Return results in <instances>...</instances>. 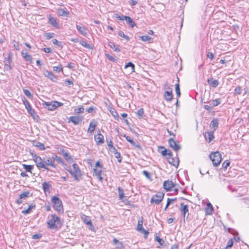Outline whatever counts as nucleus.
Segmentation results:
<instances>
[{
    "mask_svg": "<svg viewBox=\"0 0 249 249\" xmlns=\"http://www.w3.org/2000/svg\"><path fill=\"white\" fill-rule=\"evenodd\" d=\"M29 153L32 155L33 160L38 169L40 170L42 167H45V164H46L45 162L47 161V158L42 159L40 157L35 154L31 149L29 150Z\"/></svg>",
    "mask_w": 249,
    "mask_h": 249,
    "instance_id": "obj_1",
    "label": "nucleus"
},
{
    "mask_svg": "<svg viewBox=\"0 0 249 249\" xmlns=\"http://www.w3.org/2000/svg\"><path fill=\"white\" fill-rule=\"evenodd\" d=\"M73 170L71 169L66 170L70 173V174L71 175V176L74 178V179L79 181L80 180V178L82 176V174L81 170L78 166V165L76 163H73L72 164Z\"/></svg>",
    "mask_w": 249,
    "mask_h": 249,
    "instance_id": "obj_2",
    "label": "nucleus"
},
{
    "mask_svg": "<svg viewBox=\"0 0 249 249\" xmlns=\"http://www.w3.org/2000/svg\"><path fill=\"white\" fill-rule=\"evenodd\" d=\"M52 202L54 209L59 213H63V208L61 200L56 196L52 198Z\"/></svg>",
    "mask_w": 249,
    "mask_h": 249,
    "instance_id": "obj_3",
    "label": "nucleus"
},
{
    "mask_svg": "<svg viewBox=\"0 0 249 249\" xmlns=\"http://www.w3.org/2000/svg\"><path fill=\"white\" fill-rule=\"evenodd\" d=\"M59 223L60 217L55 214H52L47 222L48 228L52 230L56 229Z\"/></svg>",
    "mask_w": 249,
    "mask_h": 249,
    "instance_id": "obj_4",
    "label": "nucleus"
},
{
    "mask_svg": "<svg viewBox=\"0 0 249 249\" xmlns=\"http://www.w3.org/2000/svg\"><path fill=\"white\" fill-rule=\"evenodd\" d=\"M209 157L213 162V166L215 167L219 165L222 160L221 155L218 151L212 153Z\"/></svg>",
    "mask_w": 249,
    "mask_h": 249,
    "instance_id": "obj_5",
    "label": "nucleus"
},
{
    "mask_svg": "<svg viewBox=\"0 0 249 249\" xmlns=\"http://www.w3.org/2000/svg\"><path fill=\"white\" fill-rule=\"evenodd\" d=\"M22 100L28 113L31 115V116H32L35 119L36 118H38V115L36 114L34 109L32 108L30 103L26 100L25 97H23Z\"/></svg>",
    "mask_w": 249,
    "mask_h": 249,
    "instance_id": "obj_6",
    "label": "nucleus"
},
{
    "mask_svg": "<svg viewBox=\"0 0 249 249\" xmlns=\"http://www.w3.org/2000/svg\"><path fill=\"white\" fill-rule=\"evenodd\" d=\"M43 105L45 106V107L49 110L53 111L57 107L63 106V103L58 101H53L51 103L45 102Z\"/></svg>",
    "mask_w": 249,
    "mask_h": 249,
    "instance_id": "obj_7",
    "label": "nucleus"
},
{
    "mask_svg": "<svg viewBox=\"0 0 249 249\" xmlns=\"http://www.w3.org/2000/svg\"><path fill=\"white\" fill-rule=\"evenodd\" d=\"M164 194L161 192H159L152 196L150 202L151 203H154L156 204H159L162 200Z\"/></svg>",
    "mask_w": 249,
    "mask_h": 249,
    "instance_id": "obj_8",
    "label": "nucleus"
},
{
    "mask_svg": "<svg viewBox=\"0 0 249 249\" xmlns=\"http://www.w3.org/2000/svg\"><path fill=\"white\" fill-rule=\"evenodd\" d=\"M45 167H42V169H45L47 172H52V170L49 168L51 167L53 168H56L57 165L54 163V161L50 158H47V161L45 162Z\"/></svg>",
    "mask_w": 249,
    "mask_h": 249,
    "instance_id": "obj_9",
    "label": "nucleus"
},
{
    "mask_svg": "<svg viewBox=\"0 0 249 249\" xmlns=\"http://www.w3.org/2000/svg\"><path fill=\"white\" fill-rule=\"evenodd\" d=\"M142 224L143 218L142 217H141V218H140L138 220L137 230L138 231L141 232L142 233H143L144 238H146L149 234V232L148 231H146L143 229Z\"/></svg>",
    "mask_w": 249,
    "mask_h": 249,
    "instance_id": "obj_10",
    "label": "nucleus"
},
{
    "mask_svg": "<svg viewBox=\"0 0 249 249\" xmlns=\"http://www.w3.org/2000/svg\"><path fill=\"white\" fill-rule=\"evenodd\" d=\"M179 210L181 212L183 220L185 221L186 215H187V218H188V216L189 215L188 205H185L183 203H181L180 204Z\"/></svg>",
    "mask_w": 249,
    "mask_h": 249,
    "instance_id": "obj_11",
    "label": "nucleus"
},
{
    "mask_svg": "<svg viewBox=\"0 0 249 249\" xmlns=\"http://www.w3.org/2000/svg\"><path fill=\"white\" fill-rule=\"evenodd\" d=\"M168 143L170 147L173 148L175 151H178L180 149L181 147L178 142L173 139V138H170L168 140Z\"/></svg>",
    "mask_w": 249,
    "mask_h": 249,
    "instance_id": "obj_12",
    "label": "nucleus"
},
{
    "mask_svg": "<svg viewBox=\"0 0 249 249\" xmlns=\"http://www.w3.org/2000/svg\"><path fill=\"white\" fill-rule=\"evenodd\" d=\"M159 151L162 155L167 156V159H170L172 158V153L170 149H165L163 146H160L159 147Z\"/></svg>",
    "mask_w": 249,
    "mask_h": 249,
    "instance_id": "obj_13",
    "label": "nucleus"
},
{
    "mask_svg": "<svg viewBox=\"0 0 249 249\" xmlns=\"http://www.w3.org/2000/svg\"><path fill=\"white\" fill-rule=\"evenodd\" d=\"M47 18L48 19V23L52 25L53 27L58 29L59 28L58 22L56 18L52 17L51 15H47Z\"/></svg>",
    "mask_w": 249,
    "mask_h": 249,
    "instance_id": "obj_14",
    "label": "nucleus"
},
{
    "mask_svg": "<svg viewBox=\"0 0 249 249\" xmlns=\"http://www.w3.org/2000/svg\"><path fill=\"white\" fill-rule=\"evenodd\" d=\"M94 139L97 145H99L104 142V136L100 133V131L94 136Z\"/></svg>",
    "mask_w": 249,
    "mask_h": 249,
    "instance_id": "obj_15",
    "label": "nucleus"
},
{
    "mask_svg": "<svg viewBox=\"0 0 249 249\" xmlns=\"http://www.w3.org/2000/svg\"><path fill=\"white\" fill-rule=\"evenodd\" d=\"M83 118L81 116H71L69 118V122H71L74 124H79L83 120Z\"/></svg>",
    "mask_w": 249,
    "mask_h": 249,
    "instance_id": "obj_16",
    "label": "nucleus"
},
{
    "mask_svg": "<svg viewBox=\"0 0 249 249\" xmlns=\"http://www.w3.org/2000/svg\"><path fill=\"white\" fill-rule=\"evenodd\" d=\"M123 137H125L126 139V140L129 142L134 147L138 148V149H141V146L138 144V142H135L133 141V139L129 136H127L125 134H124L122 135Z\"/></svg>",
    "mask_w": 249,
    "mask_h": 249,
    "instance_id": "obj_17",
    "label": "nucleus"
},
{
    "mask_svg": "<svg viewBox=\"0 0 249 249\" xmlns=\"http://www.w3.org/2000/svg\"><path fill=\"white\" fill-rule=\"evenodd\" d=\"M174 187V184L172 181L167 180L163 182V187L167 191H170Z\"/></svg>",
    "mask_w": 249,
    "mask_h": 249,
    "instance_id": "obj_18",
    "label": "nucleus"
},
{
    "mask_svg": "<svg viewBox=\"0 0 249 249\" xmlns=\"http://www.w3.org/2000/svg\"><path fill=\"white\" fill-rule=\"evenodd\" d=\"M30 192L29 191H26L21 193L19 196V198L16 200V203L18 204H20L22 203V199L25 198L29 196Z\"/></svg>",
    "mask_w": 249,
    "mask_h": 249,
    "instance_id": "obj_19",
    "label": "nucleus"
},
{
    "mask_svg": "<svg viewBox=\"0 0 249 249\" xmlns=\"http://www.w3.org/2000/svg\"><path fill=\"white\" fill-rule=\"evenodd\" d=\"M102 172V167H97L94 169V173L100 181H102L103 179V178L101 177Z\"/></svg>",
    "mask_w": 249,
    "mask_h": 249,
    "instance_id": "obj_20",
    "label": "nucleus"
},
{
    "mask_svg": "<svg viewBox=\"0 0 249 249\" xmlns=\"http://www.w3.org/2000/svg\"><path fill=\"white\" fill-rule=\"evenodd\" d=\"M76 29L83 36H86L87 35V29L84 26H81L80 25H76Z\"/></svg>",
    "mask_w": 249,
    "mask_h": 249,
    "instance_id": "obj_21",
    "label": "nucleus"
},
{
    "mask_svg": "<svg viewBox=\"0 0 249 249\" xmlns=\"http://www.w3.org/2000/svg\"><path fill=\"white\" fill-rule=\"evenodd\" d=\"M207 82L213 88H216L219 85V82L217 80H213V78H208L207 79Z\"/></svg>",
    "mask_w": 249,
    "mask_h": 249,
    "instance_id": "obj_22",
    "label": "nucleus"
},
{
    "mask_svg": "<svg viewBox=\"0 0 249 249\" xmlns=\"http://www.w3.org/2000/svg\"><path fill=\"white\" fill-rule=\"evenodd\" d=\"M45 76L47 77L51 80L55 81L57 79V77L54 75L52 72L49 71H46L44 72Z\"/></svg>",
    "mask_w": 249,
    "mask_h": 249,
    "instance_id": "obj_23",
    "label": "nucleus"
},
{
    "mask_svg": "<svg viewBox=\"0 0 249 249\" xmlns=\"http://www.w3.org/2000/svg\"><path fill=\"white\" fill-rule=\"evenodd\" d=\"M164 96L165 99L167 101H171L172 100L173 97L172 90L170 89L169 91H166L164 92Z\"/></svg>",
    "mask_w": 249,
    "mask_h": 249,
    "instance_id": "obj_24",
    "label": "nucleus"
},
{
    "mask_svg": "<svg viewBox=\"0 0 249 249\" xmlns=\"http://www.w3.org/2000/svg\"><path fill=\"white\" fill-rule=\"evenodd\" d=\"M57 13L60 16L68 17L69 15V12L66 9L59 8L57 10Z\"/></svg>",
    "mask_w": 249,
    "mask_h": 249,
    "instance_id": "obj_25",
    "label": "nucleus"
},
{
    "mask_svg": "<svg viewBox=\"0 0 249 249\" xmlns=\"http://www.w3.org/2000/svg\"><path fill=\"white\" fill-rule=\"evenodd\" d=\"M124 20L127 24L131 28H133L136 26V24L130 17L124 16Z\"/></svg>",
    "mask_w": 249,
    "mask_h": 249,
    "instance_id": "obj_26",
    "label": "nucleus"
},
{
    "mask_svg": "<svg viewBox=\"0 0 249 249\" xmlns=\"http://www.w3.org/2000/svg\"><path fill=\"white\" fill-rule=\"evenodd\" d=\"M97 125V123L95 122L94 121H92L89 124V128L88 129V132L92 133L94 130H95V128Z\"/></svg>",
    "mask_w": 249,
    "mask_h": 249,
    "instance_id": "obj_27",
    "label": "nucleus"
},
{
    "mask_svg": "<svg viewBox=\"0 0 249 249\" xmlns=\"http://www.w3.org/2000/svg\"><path fill=\"white\" fill-rule=\"evenodd\" d=\"M21 55L25 59V60L28 61H32V56L28 54L25 50H22L21 52Z\"/></svg>",
    "mask_w": 249,
    "mask_h": 249,
    "instance_id": "obj_28",
    "label": "nucleus"
},
{
    "mask_svg": "<svg viewBox=\"0 0 249 249\" xmlns=\"http://www.w3.org/2000/svg\"><path fill=\"white\" fill-rule=\"evenodd\" d=\"M204 136L206 141H208L209 142H210L214 138L213 132H208L206 133Z\"/></svg>",
    "mask_w": 249,
    "mask_h": 249,
    "instance_id": "obj_29",
    "label": "nucleus"
},
{
    "mask_svg": "<svg viewBox=\"0 0 249 249\" xmlns=\"http://www.w3.org/2000/svg\"><path fill=\"white\" fill-rule=\"evenodd\" d=\"M33 145L34 146H36V147L38 148V149L40 150H44L45 149L44 145L40 142H36V141H33Z\"/></svg>",
    "mask_w": 249,
    "mask_h": 249,
    "instance_id": "obj_30",
    "label": "nucleus"
},
{
    "mask_svg": "<svg viewBox=\"0 0 249 249\" xmlns=\"http://www.w3.org/2000/svg\"><path fill=\"white\" fill-rule=\"evenodd\" d=\"M218 124V120L217 119H214L210 124V127L213 129V131H215L217 128Z\"/></svg>",
    "mask_w": 249,
    "mask_h": 249,
    "instance_id": "obj_31",
    "label": "nucleus"
},
{
    "mask_svg": "<svg viewBox=\"0 0 249 249\" xmlns=\"http://www.w3.org/2000/svg\"><path fill=\"white\" fill-rule=\"evenodd\" d=\"M52 159L55 160L56 161V162L58 163H60L62 165H65L66 164L64 163V162L63 161V160H62V159L60 157H58L57 155L56 154H54V155H53L52 156Z\"/></svg>",
    "mask_w": 249,
    "mask_h": 249,
    "instance_id": "obj_32",
    "label": "nucleus"
},
{
    "mask_svg": "<svg viewBox=\"0 0 249 249\" xmlns=\"http://www.w3.org/2000/svg\"><path fill=\"white\" fill-rule=\"evenodd\" d=\"M112 152L114 153L115 157L117 159L118 161L121 162L122 161V158L120 152H118L115 147H113V150H112Z\"/></svg>",
    "mask_w": 249,
    "mask_h": 249,
    "instance_id": "obj_33",
    "label": "nucleus"
},
{
    "mask_svg": "<svg viewBox=\"0 0 249 249\" xmlns=\"http://www.w3.org/2000/svg\"><path fill=\"white\" fill-rule=\"evenodd\" d=\"M113 243L114 245H116V248L118 249H124V246L123 243L119 242L116 238H114L113 240Z\"/></svg>",
    "mask_w": 249,
    "mask_h": 249,
    "instance_id": "obj_34",
    "label": "nucleus"
},
{
    "mask_svg": "<svg viewBox=\"0 0 249 249\" xmlns=\"http://www.w3.org/2000/svg\"><path fill=\"white\" fill-rule=\"evenodd\" d=\"M169 163L173 166L178 167L179 165V160L178 157L176 158H171V160H169Z\"/></svg>",
    "mask_w": 249,
    "mask_h": 249,
    "instance_id": "obj_35",
    "label": "nucleus"
},
{
    "mask_svg": "<svg viewBox=\"0 0 249 249\" xmlns=\"http://www.w3.org/2000/svg\"><path fill=\"white\" fill-rule=\"evenodd\" d=\"M12 54L11 53H8V56L7 57L5 58L4 59V64L11 65L12 63Z\"/></svg>",
    "mask_w": 249,
    "mask_h": 249,
    "instance_id": "obj_36",
    "label": "nucleus"
},
{
    "mask_svg": "<svg viewBox=\"0 0 249 249\" xmlns=\"http://www.w3.org/2000/svg\"><path fill=\"white\" fill-rule=\"evenodd\" d=\"M36 207V205L34 204H31L29 206L27 210H24L22 212V213L24 214H27L29 213L32 209H35Z\"/></svg>",
    "mask_w": 249,
    "mask_h": 249,
    "instance_id": "obj_37",
    "label": "nucleus"
},
{
    "mask_svg": "<svg viewBox=\"0 0 249 249\" xmlns=\"http://www.w3.org/2000/svg\"><path fill=\"white\" fill-rule=\"evenodd\" d=\"M50 185L49 184V183L47 182H44L42 183V188L43 189V191L45 193L49 192H50Z\"/></svg>",
    "mask_w": 249,
    "mask_h": 249,
    "instance_id": "obj_38",
    "label": "nucleus"
},
{
    "mask_svg": "<svg viewBox=\"0 0 249 249\" xmlns=\"http://www.w3.org/2000/svg\"><path fill=\"white\" fill-rule=\"evenodd\" d=\"M109 46L116 52H120V49L116 46L113 42H109L108 43Z\"/></svg>",
    "mask_w": 249,
    "mask_h": 249,
    "instance_id": "obj_39",
    "label": "nucleus"
},
{
    "mask_svg": "<svg viewBox=\"0 0 249 249\" xmlns=\"http://www.w3.org/2000/svg\"><path fill=\"white\" fill-rule=\"evenodd\" d=\"M22 166L27 172H29L30 173H32V170L34 168V165H27L25 164H23Z\"/></svg>",
    "mask_w": 249,
    "mask_h": 249,
    "instance_id": "obj_40",
    "label": "nucleus"
},
{
    "mask_svg": "<svg viewBox=\"0 0 249 249\" xmlns=\"http://www.w3.org/2000/svg\"><path fill=\"white\" fill-rule=\"evenodd\" d=\"M221 101L220 99H216L212 101L211 105H212L213 107H216L220 105L221 104Z\"/></svg>",
    "mask_w": 249,
    "mask_h": 249,
    "instance_id": "obj_41",
    "label": "nucleus"
},
{
    "mask_svg": "<svg viewBox=\"0 0 249 249\" xmlns=\"http://www.w3.org/2000/svg\"><path fill=\"white\" fill-rule=\"evenodd\" d=\"M82 219H83L84 222L87 225H92V223H91V220H90V219L89 218V216L84 215V217H82Z\"/></svg>",
    "mask_w": 249,
    "mask_h": 249,
    "instance_id": "obj_42",
    "label": "nucleus"
},
{
    "mask_svg": "<svg viewBox=\"0 0 249 249\" xmlns=\"http://www.w3.org/2000/svg\"><path fill=\"white\" fill-rule=\"evenodd\" d=\"M80 43L82 46L86 48L89 49H92V47L89 43H87L86 41L84 40H81L80 41Z\"/></svg>",
    "mask_w": 249,
    "mask_h": 249,
    "instance_id": "obj_43",
    "label": "nucleus"
},
{
    "mask_svg": "<svg viewBox=\"0 0 249 249\" xmlns=\"http://www.w3.org/2000/svg\"><path fill=\"white\" fill-rule=\"evenodd\" d=\"M110 112L112 114V115L115 118L118 120L119 119V115L117 113V112L115 110V109L111 108L110 110Z\"/></svg>",
    "mask_w": 249,
    "mask_h": 249,
    "instance_id": "obj_44",
    "label": "nucleus"
},
{
    "mask_svg": "<svg viewBox=\"0 0 249 249\" xmlns=\"http://www.w3.org/2000/svg\"><path fill=\"white\" fill-rule=\"evenodd\" d=\"M119 197L120 200H122L124 197V193L123 189L119 187L118 188Z\"/></svg>",
    "mask_w": 249,
    "mask_h": 249,
    "instance_id": "obj_45",
    "label": "nucleus"
},
{
    "mask_svg": "<svg viewBox=\"0 0 249 249\" xmlns=\"http://www.w3.org/2000/svg\"><path fill=\"white\" fill-rule=\"evenodd\" d=\"M119 36L122 37H123L125 39H126L127 41H129V37L128 36L125 35L124 32L122 31H119L118 32V33Z\"/></svg>",
    "mask_w": 249,
    "mask_h": 249,
    "instance_id": "obj_46",
    "label": "nucleus"
},
{
    "mask_svg": "<svg viewBox=\"0 0 249 249\" xmlns=\"http://www.w3.org/2000/svg\"><path fill=\"white\" fill-rule=\"evenodd\" d=\"M155 240L157 241L160 246H163L165 243L164 240L157 235L155 236Z\"/></svg>",
    "mask_w": 249,
    "mask_h": 249,
    "instance_id": "obj_47",
    "label": "nucleus"
},
{
    "mask_svg": "<svg viewBox=\"0 0 249 249\" xmlns=\"http://www.w3.org/2000/svg\"><path fill=\"white\" fill-rule=\"evenodd\" d=\"M63 157L68 162H71L73 161V159L71 156L68 153L65 154V156Z\"/></svg>",
    "mask_w": 249,
    "mask_h": 249,
    "instance_id": "obj_48",
    "label": "nucleus"
},
{
    "mask_svg": "<svg viewBox=\"0 0 249 249\" xmlns=\"http://www.w3.org/2000/svg\"><path fill=\"white\" fill-rule=\"evenodd\" d=\"M140 38L144 42L150 41L152 38L148 36H140Z\"/></svg>",
    "mask_w": 249,
    "mask_h": 249,
    "instance_id": "obj_49",
    "label": "nucleus"
},
{
    "mask_svg": "<svg viewBox=\"0 0 249 249\" xmlns=\"http://www.w3.org/2000/svg\"><path fill=\"white\" fill-rule=\"evenodd\" d=\"M53 71L56 72H59L60 71H63V67L62 65H60L59 66H54L53 67Z\"/></svg>",
    "mask_w": 249,
    "mask_h": 249,
    "instance_id": "obj_50",
    "label": "nucleus"
},
{
    "mask_svg": "<svg viewBox=\"0 0 249 249\" xmlns=\"http://www.w3.org/2000/svg\"><path fill=\"white\" fill-rule=\"evenodd\" d=\"M55 34L53 33H46L45 34L44 36L47 39H50L53 37Z\"/></svg>",
    "mask_w": 249,
    "mask_h": 249,
    "instance_id": "obj_51",
    "label": "nucleus"
},
{
    "mask_svg": "<svg viewBox=\"0 0 249 249\" xmlns=\"http://www.w3.org/2000/svg\"><path fill=\"white\" fill-rule=\"evenodd\" d=\"M143 114H144V110L142 108H140L137 112V114L139 118H142L143 117Z\"/></svg>",
    "mask_w": 249,
    "mask_h": 249,
    "instance_id": "obj_52",
    "label": "nucleus"
},
{
    "mask_svg": "<svg viewBox=\"0 0 249 249\" xmlns=\"http://www.w3.org/2000/svg\"><path fill=\"white\" fill-rule=\"evenodd\" d=\"M207 212L208 214H211L213 211V208L212 205L210 203H208L207 204Z\"/></svg>",
    "mask_w": 249,
    "mask_h": 249,
    "instance_id": "obj_53",
    "label": "nucleus"
},
{
    "mask_svg": "<svg viewBox=\"0 0 249 249\" xmlns=\"http://www.w3.org/2000/svg\"><path fill=\"white\" fill-rule=\"evenodd\" d=\"M175 90L176 92L178 98L180 96V91L179 89V84H176L175 85Z\"/></svg>",
    "mask_w": 249,
    "mask_h": 249,
    "instance_id": "obj_54",
    "label": "nucleus"
},
{
    "mask_svg": "<svg viewBox=\"0 0 249 249\" xmlns=\"http://www.w3.org/2000/svg\"><path fill=\"white\" fill-rule=\"evenodd\" d=\"M84 111V108L82 107L75 108L74 112L75 113L79 114L83 113Z\"/></svg>",
    "mask_w": 249,
    "mask_h": 249,
    "instance_id": "obj_55",
    "label": "nucleus"
},
{
    "mask_svg": "<svg viewBox=\"0 0 249 249\" xmlns=\"http://www.w3.org/2000/svg\"><path fill=\"white\" fill-rule=\"evenodd\" d=\"M128 67H131V71H134V68H135V65L133 63H131V62H128L127 63L125 66V68H127Z\"/></svg>",
    "mask_w": 249,
    "mask_h": 249,
    "instance_id": "obj_56",
    "label": "nucleus"
},
{
    "mask_svg": "<svg viewBox=\"0 0 249 249\" xmlns=\"http://www.w3.org/2000/svg\"><path fill=\"white\" fill-rule=\"evenodd\" d=\"M53 43L58 47L62 48V42L58 41L56 39H53Z\"/></svg>",
    "mask_w": 249,
    "mask_h": 249,
    "instance_id": "obj_57",
    "label": "nucleus"
},
{
    "mask_svg": "<svg viewBox=\"0 0 249 249\" xmlns=\"http://www.w3.org/2000/svg\"><path fill=\"white\" fill-rule=\"evenodd\" d=\"M233 244V241L232 239H231L228 242L227 246L225 248V249H228L232 247Z\"/></svg>",
    "mask_w": 249,
    "mask_h": 249,
    "instance_id": "obj_58",
    "label": "nucleus"
},
{
    "mask_svg": "<svg viewBox=\"0 0 249 249\" xmlns=\"http://www.w3.org/2000/svg\"><path fill=\"white\" fill-rule=\"evenodd\" d=\"M230 162L229 160H225L222 164V168L226 169L227 167L230 165Z\"/></svg>",
    "mask_w": 249,
    "mask_h": 249,
    "instance_id": "obj_59",
    "label": "nucleus"
},
{
    "mask_svg": "<svg viewBox=\"0 0 249 249\" xmlns=\"http://www.w3.org/2000/svg\"><path fill=\"white\" fill-rule=\"evenodd\" d=\"M142 174L145 176V177L149 179H151V174L148 171L144 170L142 171Z\"/></svg>",
    "mask_w": 249,
    "mask_h": 249,
    "instance_id": "obj_60",
    "label": "nucleus"
},
{
    "mask_svg": "<svg viewBox=\"0 0 249 249\" xmlns=\"http://www.w3.org/2000/svg\"><path fill=\"white\" fill-rule=\"evenodd\" d=\"M13 47L17 50L18 51L19 50V43L18 42L16 41L15 40H13Z\"/></svg>",
    "mask_w": 249,
    "mask_h": 249,
    "instance_id": "obj_61",
    "label": "nucleus"
},
{
    "mask_svg": "<svg viewBox=\"0 0 249 249\" xmlns=\"http://www.w3.org/2000/svg\"><path fill=\"white\" fill-rule=\"evenodd\" d=\"M24 93L28 97L31 98L33 95L28 89H24Z\"/></svg>",
    "mask_w": 249,
    "mask_h": 249,
    "instance_id": "obj_62",
    "label": "nucleus"
},
{
    "mask_svg": "<svg viewBox=\"0 0 249 249\" xmlns=\"http://www.w3.org/2000/svg\"><path fill=\"white\" fill-rule=\"evenodd\" d=\"M242 89L240 86H238L235 88L234 89V92L235 94H240L241 93Z\"/></svg>",
    "mask_w": 249,
    "mask_h": 249,
    "instance_id": "obj_63",
    "label": "nucleus"
},
{
    "mask_svg": "<svg viewBox=\"0 0 249 249\" xmlns=\"http://www.w3.org/2000/svg\"><path fill=\"white\" fill-rule=\"evenodd\" d=\"M124 16H123V15L122 16H120L118 14H116L114 15V17L120 20H124Z\"/></svg>",
    "mask_w": 249,
    "mask_h": 249,
    "instance_id": "obj_64",
    "label": "nucleus"
}]
</instances>
